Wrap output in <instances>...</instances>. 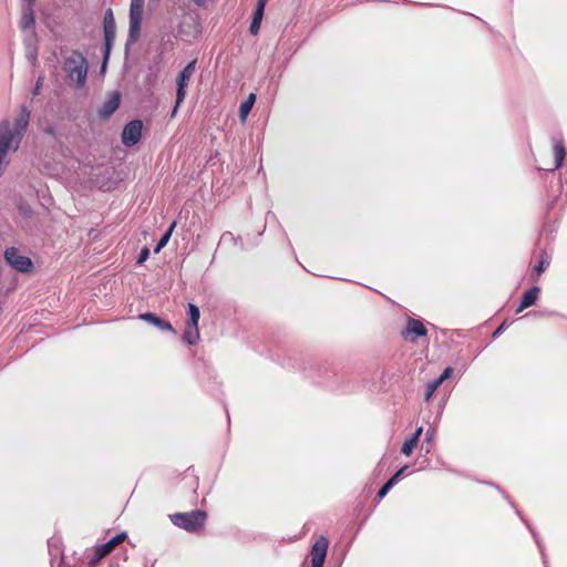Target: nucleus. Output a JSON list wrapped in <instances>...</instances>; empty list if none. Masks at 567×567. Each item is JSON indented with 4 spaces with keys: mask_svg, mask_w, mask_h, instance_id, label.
<instances>
[{
    "mask_svg": "<svg viewBox=\"0 0 567 567\" xmlns=\"http://www.w3.org/2000/svg\"><path fill=\"white\" fill-rule=\"evenodd\" d=\"M24 52L27 60L34 65L38 61L39 48L38 35L35 31L30 32L23 39Z\"/></svg>",
    "mask_w": 567,
    "mask_h": 567,
    "instance_id": "nucleus-12",
    "label": "nucleus"
},
{
    "mask_svg": "<svg viewBox=\"0 0 567 567\" xmlns=\"http://www.w3.org/2000/svg\"><path fill=\"white\" fill-rule=\"evenodd\" d=\"M501 492L504 494L505 498H506V499H508V495H506V494L504 493V491H501Z\"/></svg>",
    "mask_w": 567,
    "mask_h": 567,
    "instance_id": "nucleus-43",
    "label": "nucleus"
},
{
    "mask_svg": "<svg viewBox=\"0 0 567 567\" xmlns=\"http://www.w3.org/2000/svg\"><path fill=\"white\" fill-rule=\"evenodd\" d=\"M187 315H188V321L186 324H192L193 327L198 326V321L200 318V311H199V308L195 303H192V302L188 303Z\"/></svg>",
    "mask_w": 567,
    "mask_h": 567,
    "instance_id": "nucleus-24",
    "label": "nucleus"
},
{
    "mask_svg": "<svg viewBox=\"0 0 567 567\" xmlns=\"http://www.w3.org/2000/svg\"><path fill=\"white\" fill-rule=\"evenodd\" d=\"M411 334L414 336V338H411V341H415L416 338L425 337L427 334V330L421 320L414 318L408 319L406 327L401 331V336L408 340Z\"/></svg>",
    "mask_w": 567,
    "mask_h": 567,
    "instance_id": "nucleus-11",
    "label": "nucleus"
},
{
    "mask_svg": "<svg viewBox=\"0 0 567 567\" xmlns=\"http://www.w3.org/2000/svg\"><path fill=\"white\" fill-rule=\"evenodd\" d=\"M175 227H176V221H173L169 225V227L166 229V231L162 235V237L159 238V240L157 241V244L154 248L155 254H158L167 245Z\"/></svg>",
    "mask_w": 567,
    "mask_h": 567,
    "instance_id": "nucleus-22",
    "label": "nucleus"
},
{
    "mask_svg": "<svg viewBox=\"0 0 567 567\" xmlns=\"http://www.w3.org/2000/svg\"><path fill=\"white\" fill-rule=\"evenodd\" d=\"M150 257V249L147 247H143L140 251V255L136 259V265L141 266L143 265L147 258Z\"/></svg>",
    "mask_w": 567,
    "mask_h": 567,
    "instance_id": "nucleus-28",
    "label": "nucleus"
},
{
    "mask_svg": "<svg viewBox=\"0 0 567 567\" xmlns=\"http://www.w3.org/2000/svg\"><path fill=\"white\" fill-rule=\"evenodd\" d=\"M183 341L188 346H194L199 341V331L198 326L193 327L192 324H186Z\"/></svg>",
    "mask_w": 567,
    "mask_h": 567,
    "instance_id": "nucleus-18",
    "label": "nucleus"
},
{
    "mask_svg": "<svg viewBox=\"0 0 567 567\" xmlns=\"http://www.w3.org/2000/svg\"><path fill=\"white\" fill-rule=\"evenodd\" d=\"M121 103V93L118 91H114L109 94L106 101L97 110V115L101 120H109L114 112L118 109Z\"/></svg>",
    "mask_w": 567,
    "mask_h": 567,
    "instance_id": "nucleus-9",
    "label": "nucleus"
},
{
    "mask_svg": "<svg viewBox=\"0 0 567 567\" xmlns=\"http://www.w3.org/2000/svg\"><path fill=\"white\" fill-rule=\"evenodd\" d=\"M103 33H104V47H103V60L101 71L104 72L111 55L112 48L116 35V23L113 11L111 8L106 9L103 17Z\"/></svg>",
    "mask_w": 567,
    "mask_h": 567,
    "instance_id": "nucleus-3",
    "label": "nucleus"
},
{
    "mask_svg": "<svg viewBox=\"0 0 567 567\" xmlns=\"http://www.w3.org/2000/svg\"><path fill=\"white\" fill-rule=\"evenodd\" d=\"M329 547V540L324 536H320L311 546V567H323L327 550Z\"/></svg>",
    "mask_w": 567,
    "mask_h": 567,
    "instance_id": "nucleus-8",
    "label": "nucleus"
},
{
    "mask_svg": "<svg viewBox=\"0 0 567 567\" xmlns=\"http://www.w3.org/2000/svg\"><path fill=\"white\" fill-rule=\"evenodd\" d=\"M408 468H409V466H408V465L402 466L400 470H398V471L394 473V475L392 476V478L398 483V482L401 480V477H403V475H404V473H405V471H406Z\"/></svg>",
    "mask_w": 567,
    "mask_h": 567,
    "instance_id": "nucleus-31",
    "label": "nucleus"
},
{
    "mask_svg": "<svg viewBox=\"0 0 567 567\" xmlns=\"http://www.w3.org/2000/svg\"><path fill=\"white\" fill-rule=\"evenodd\" d=\"M554 154L555 165L553 168L548 169L549 172H554L563 166V162L566 156V148L561 141L554 140Z\"/></svg>",
    "mask_w": 567,
    "mask_h": 567,
    "instance_id": "nucleus-17",
    "label": "nucleus"
},
{
    "mask_svg": "<svg viewBox=\"0 0 567 567\" xmlns=\"http://www.w3.org/2000/svg\"><path fill=\"white\" fill-rule=\"evenodd\" d=\"M390 491H391V489H390V488H385V484H383V485L381 486V488L378 491V493H377V497H378L379 499H382L383 497H385V496H386V494H388Z\"/></svg>",
    "mask_w": 567,
    "mask_h": 567,
    "instance_id": "nucleus-32",
    "label": "nucleus"
},
{
    "mask_svg": "<svg viewBox=\"0 0 567 567\" xmlns=\"http://www.w3.org/2000/svg\"><path fill=\"white\" fill-rule=\"evenodd\" d=\"M142 19H130L128 35L125 44V52L130 50V45L135 43L141 37Z\"/></svg>",
    "mask_w": 567,
    "mask_h": 567,
    "instance_id": "nucleus-15",
    "label": "nucleus"
},
{
    "mask_svg": "<svg viewBox=\"0 0 567 567\" xmlns=\"http://www.w3.org/2000/svg\"><path fill=\"white\" fill-rule=\"evenodd\" d=\"M35 0H23V8L34 9Z\"/></svg>",
    "mask_w": 567,
    "mask_h": 567,
    "instance_id": "nucleus-38",
    "label": "nucleus"
},
{
    "mask_svg": "<svg viewBox=\"0 0 567 567\" xmlns=\"http://www.w3.org/2000/svg\"><path fill=\"white\" fill-rule=\"evenodd\" d=\"M55 543H56V540H54V539H50V540H48V547H49V553H50V555H53V554H52L53 547H55L56 555L60 553V549H59V547L56 546V544H55Z\"/></svg>",
    "mask_w": 567,
    "mask_h": 567,
    "instance_id": "nucleus-33",
    "label": "nucleus"
},
{
    "mask_svg": "<svg viewBox=\"0 0 567 567\" xmlns=\"http://www.w3.org/2000/svg\"><path fill=\"white\" fill-rule=\"evenodd\" d=\"M266 2L267 0H257L255 9L265 12Z\"/></svg>",
    "mask_w": 567,
    "mask_h": 567,
    "instance_id": "nucleus-37",
    "label": "nucleus"
},
{
    "mask_svg": "<svg viewBox=\"0 0 567 567\" xmlns=\"http://www.w3.org/2000/svg\"><path fill=\"white\" fill-rule=\"evenodd\" d=\"M543 563H544V565H546V558L543 559ZM544 567H547V566H544Z\"/></svg>",
    "mask_w": 567,
    "mask_h": 567,
    "instance_id": "nucleus-44",
    "label": "nucleus"
},
{
    "mask_svg": "<svg viewBox=\"0 0 567 567\" xmlns=\"http://www.w3.org/2000/svg\"><path fill=\"white\" fill-rule=\"evenodd\" d=\"M64 64L68 78L75 81L78 87L84 86L87 78V60L83 53L79 50H72Z\"/></svg>",
    "mask_w": 567,
    "mask_h": 567,
    "instance_id": "nucleus-2",
    "label": "nucleus"
},
{
    "mask_svg": "<svg viewBox=\"0 0 567 567\" xmlns=\"http://www.w3.org/2000/svg\"><path fill=\"white\" fill-rule=\"evenodd\" d=\"M550 260V256L545 250H542L539 254V261L533 268V276H540V274L549 267Z\"/></svg>",
    "mask_w": 567,
    "mask_h": 567,
    "instance_id": "nucleus-19",
    "label": "nucleus"
},
{
    "mask_svg": "<svg viewBox=\"0 0 567 567\" xmlns=\"http://www.w3.org/2000/svg\"><path fill=\"white\" fill-rule=\"evenodd\" d=\"M434 435H435V430L432 427L427 429V431L425 433V442L430 443L434 439Z\"/></svg>",
    "mask_w": 567,
    "mask_h": 567,
    "instance_id": "nucleus-34",
    "label": "nucleus"
},
{
    "mask_svg": "<svg viewBox=\"0 0 567 567\" xmlns=\"http://www.w3.org/2000/svg\"><path fill=\"white\" fill-rule=\"evenodd\" d=\"M384 484H385V488H390L391 489L396 484V482L391 477Z\"/></svg>",
    "mask_w": 567,
    "mask_h": 567,
    "instance_id": "nucleus-41",
    "label": "nucleus"
},
{
    "mask_svg": "<svg viewBox=\"0 0 567 567\" xmlns=\"http://www.w3.org/2000/svg\"><path fill=\"white\" fill-rule=\"evenodd\" d=\"M441 384L442 383L437 379H434L433 381L427 383L424 400L429 401Z\"/></svg>",
    "mask_w": 567,
    "mask_h": 567,
    "instance_id": "nucleus-27",
    "label": "nucleus"
},
{
    "mask_svg": "<svg viewBox=\"0 0 567 567\" xmlns=\"http://www.w3.org/2000/svg\"><path fill=\"white\" fill-rule=\"evenodd\" d=\"M264 13L265 12H262V11H259V10H256V9L254 10L251 22H250V25H249V32L252 35L258 34V32L260 30L262 18H264Z\"/></svg>",
    "mask_w": 567,
    "mask_h": 567,
    "instance_id": "nucleus-23",
    "label": "nucleus"
},
{
    "mask_svg": "<svg viewBox=\"0 0 567 567\" xmlns=\"http://www.w3.org/2000/svg\"><path fill=\"white\" fill-rule=\"evenodd\" d=\"M173 525L188 533H197L205 527L207 513L202 509H194L185 513H175L168 515Z\"/></svg>",
    "mask_w": 567,
    "mask_h": 567,
    "instance_id": "nucleus-1",
    "label": "nucleus"
},
{
    "mask_svg": "<svg viewBox=\"0 0 567 567\" xmlns=\"http://www.w3.org/2000/svg\"><path fill=\"white\" fill-rule=\"evenodd\" d=\"M140 319L155 326L161 331H169L173 334H176L175 329L167 320L159 318L153 312L141 313Z\"/></svg>",
    "mask_w": 567,
    "mask_h": 567,
    "instance_id": "nucleus-13",
    "label": "nucleus"
},
{
    "mask_svg": "<svg viewBox=\"0 0 567 567\" xmlns=\"http://www.w3.org/2000/svg\"><path fill=\"white\" fill-rule=\"evenodd\" d=\"M127 537L125 532L118 533L113 536L110 540L105 542L95 547L92 556H87L89 565L93 566L100 561L103 557L109 555L116 545L121 544Z\"/></svg>",
    "mask_w": 567,
    "mask_h": 567,
    "instance_id": "nucleus-5",
    "label": "nucleus"
},
{
    "mask_svg": "<svg viewBox=\"0 0 567 567\" xmlns=\"http://www.w3.org/2000/svg\"><path fill=\"white\" fill-rule=\"evenodd\" d=\"M143 122L141 120L130 121L122 131V143L126 147L136 145L142 137Z\"/></svg>",
    "mask_w": 567,
    "mask_h": 567,
    "instance_id": "nucleus-6",
    "label": "nucleus"
},
{
    "mask_svg": "<svg viewBox=\"0 0 567 567\" xmlns=\"http://www.w3.org/2000/svg\"><path fill=\"white\" fill-rule=\"evenodd\" d=\"M6 262L16 271L29 274L33 270L34 265L30 257L20 254L16 247H9L3 254Z\"/></svg>",
    "mask_w": 567,
    "mask_h": 567,
    "instance_id": "nucleus-4",
    "label": "nucleus"
},
{
    "mask_svg": "<svg viewBox=\"0 0 567 567\" xmlns=\"http://www.w3.org/2000/svg\"><path fill=\"white\" fill-rule=\"evenodd\" d=\"M44 132H45L48 135L52 136V137H55V136H56V130H55V127H54V126H52V125L47 126V127H45V130H44Z\"/></svg>",
    "mask_w": 567,
    "mask_h": 567,
    "instance_id": "nucleus-36",
    "label": "nucleus"
},
{
    "mask_svg": "<svg viewBox=\"0 0 567 567\" xmlns=\"http://www.w3.org/2000/svg\"><path fill=\"white\" fill-rule=\"evenodd\" d=\"M34 27H35L34 9H32V8H23L22 17H21V20H20V28H21V30L22 31L30 30V32H32V31H35Z\"/></svg>",
    "mask_w": 567,
    "mask_h": 567,
    "instance_id": "nucleus-16",
    "label": "nucleus"
},
{
    "mask_svg": "<svg viewBox=\"0 0 567 567\" xmlns=\"http://www.w3.org/2000/svg\"><path fill=\"white\" fill-rule=\"evenodd\" d=\"M453 373V368L447 367L443 370L442 374L436 378L441 383H443L446 379H449Z\"/></svg>",
    "mask_w": 567,
    "mask_h": 567,
    "instance_id": "nucleus-30",
    "label": "nucleus"
},
{
    "mask_svg": "<svg viewBox=\"0 0 567 567\" xmlns=\"http://www.w3.org/2000/svg\"><path fill=\"white\" fill-rule=\"evenodd\" d=\"M417 443L419 442L416 441L415 436H410L408 440L404 441L401 452L404 455H411L413 450L416 447Z\"/></svg>",
    "mask_w": 567,
    "mask_h": 567,
    "instance_id": "nucleus-26",
    "label": "nucleus"
},
{
    "mask_svg": "<svg viewBox=\"0 0 567 567\" xmlns=\"http://www.w3.org/2000/svg\"><path fill=\"white\" fill-rule=\"evenodd\" d=\"M539 292L540 288L538 286H533L527 291H525L515 312L519 313L526 308L533 306L538 299Z\"/></svg>",
    "mask_w": 567,
    "mask_h": 567,
    "instance_id": "nucleus-14",
    "label": "nucleus"
},
{
    "mask_svg": "<svg viewBox=\"0 0 567 567\" xmlns=\"http://www.w3.org/2000/svg\"><path fill=\"white\" fill-rule=\"evenodd\" d=\"M196 69V60L188 62L176 78V95L178 102H184L186 96V89Z\"/></svg>",
    "mask_w": 567,
    "mask_h": 567,
    "instance_id": "nucleus-7",
    "label": "nucleus"
},
{
    "mask_svg": "<svg viewBox=\"0 0 567 567\" xmlns=\"http://www.w3.org/2000/svg\"><path fill=\"white\" fill-rule=\"evenodd\" d=\"M506 328H507V321L505 320L494 330V332L492 333V338L493 339L498 338L505 331Z\"/></svg>",
    "mask_w": 567,
    "mask_h": 567,
    "instance_id": "nucleus-29",
    "label": "nucleus"
},
{
    "mask_svg": "<svg viewBox=\"0 0 567 567\" xmlns=\"http://www.w3.org/2000/svg\"><path fill=\"white\" fill-rule=\"evenodd\" d=\"M532 315H536V312H527L523 318H525V317H529V316H532Z\"/></svg>",
    "mask_w": 567,
    "mask_h": 567,
    "instance_id": "nucleus-42",
    "label": "nucleus"
},
{
    "mask_svg": "<svg viewBox=\"0 0 567 567\" xmlns=\"http://www.w3.org/2000/svg\"><path fill=\"white\" fill-rule=\"evenodd\" d=\"M182 103L183 102H178V95H176L175 105L171 112V118L175 117V115L177 114L178 107L181 106Z\"/></svg>",
    "mask_w": 567,
    "mask_h": 567,
    "instance_id": "nucleus-35",
    "label": "nucleus"
},
{
    "mask_svg": "<svg viewBox=\"0 0 567 567\" xmlns=\"http://www.w3.org/2000/svg\"><path fill=\"white\" fill-rule=\"evenodd\" d=\"M422 432H423V427H422V426H419V427L414 431V433H413L411 436H415V437H416V441L419 442V441H420V436H421Z\"/></svg>",
    "mask_w": 567,
    "mask_h": 567,
    "instance_id": "nucleus-39",
    "label": "nucleus"
},
{
    "mask_svg": "<svg viewBox=\"0 0 567 567\" xmlns=\"http://www.w3.org/2000/svg\"><path fill=\"white\" fill-rule=\"evenodd\" d=\"M159 76V69L157 66L151 65L144 73L143 81L141 84V90L146 96H151L154 92L155 86L157 85Z\"/></svg>",
    "mask_w": 567,
    "mask_h": 567,
    "instance_id": "nucleus-10",
    "label": "nucleus"
},
{
    "mask_svg": "<svg viewBox=\"0 0 567 567\" xmlns=\"http://www.w3.org/2000/svg\"><path fill=\"white\" fill-rule=\"evenodd\" d=\"M144 0H131L130 19H142Z\"/></svg>",
    "mask_w": 567,
    "mask_h": 567,
    "instance_id": "nucleus-25",
    "label": "nucleus"
},
{
    "mask_svg": "<svg viewBox=\"0 0 567 567\" xmlns=\"http://www.w3.org/2000/svg\"><path fill=\"white\" fill-rule=\"evenodd\" d=\"M256 102V94L250 93L247 99L239 106V118L244 122L246 121L248 114L250 113L254 104Z\"/></svg>",
    "mask_w": 567,
    "mask_h": 567,
    "instance_id": "nucleus-20",
    "label": "nucleus"
},
{
    "mask_svg": "<svg viewBox=\"0 0 567 567\" xmlns=\"http://www.w3.org/2000/svg\"><path fill=\"white\" fill-rule=\"evenodd\" d=\"M41 81H42V79L39 78L37 83H35L34 91H33L34 95L39 94V90H40V86H41Z\"/></svg>",
    "mask_w": 567,
    "mask_h": 567,
    "instance_id": "nucleus-40",
    "label": "nucleus"
},
{
    "mask_svg": "<svg viewBox=\"0 0 567 567\" xmlns=\"http://www.w3.org/2000/svg\"><path fill=\"white\" fill-rule=\"evenodd\" d=\"M511 506L513 508H515V512L516 514L519 516V518L523 520V523L526 525V527L528 528V530L530 532V534L533 535V538L535 539L536 544H537V547L542 554V557L543 559L545 558V551H544V546L538 537V534L536 533V530L532 527V525L522 516L520 512L516 508L515 504L513 502H509Z\"/></svg>",
    "mask_w": 567,
    "mask_h": 567,
    "instance_id": "nucleus-21",
    "label": "nucleus"
}]
</instances>
